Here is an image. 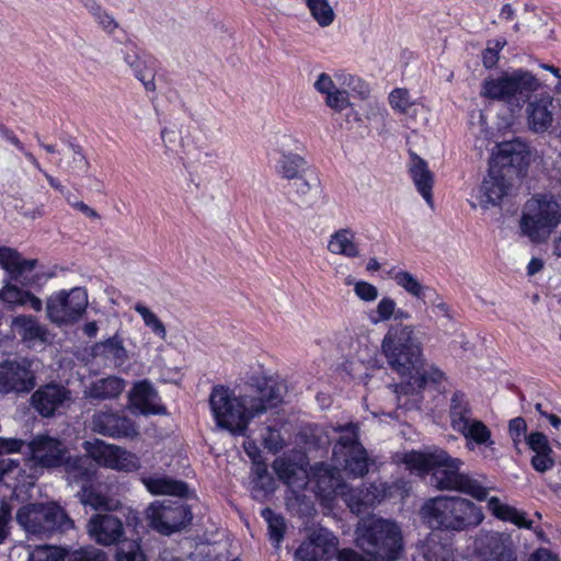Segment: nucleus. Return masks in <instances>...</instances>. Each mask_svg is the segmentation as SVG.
I'll use <instances>...</instances> for the list:
<instances>
[{
	"mask_svg": "<svg viewBox=\"0 0 561 561\" xmlns=\"http://www.w3.org/2000/svg\"><path fill=\"white\" fill-rule=\"evenodd\" d=\"M286 386L273 378L255 376L245 392L236 396L228 387L215 386L209 405L216 424L234 436H247L250 422L283 402Z\"/></svg>",
	"mask_w": 561,
	"mask_h": 561,
	"instance_id": "nucleus-1",
	"label": "nucleus"
},
{
	"mask_svg": "<svg viewBox=\"0 0 561 561\" xmlns=\"http://www.w3.org/2000/svg\"><path fill=\"white\" fill-rule=\"evenodd\" d=\"M381 348L389 366L401 376L410 377L408 382L394 385L399 408H419L421 392L426 386L438 385L445 379V374L435 366L424 369L421 342L414 337L412 325H391L383 336Z\"/></svg>",
	"mask_w": 561,
	"mask_h": 561,
	"instance_id": "nucleus-2",
	"label": "nucleus"
},
{
	"mask_svg": "<svg viewBox=\"0 0 561 561\" xmlns=\"http://www.w3.org/2000/svg\"><path fill=\"white\" fill-rule=\"evenodd\" d=\"M404 463L412 469L432 472V483L438 490L457 491L478 501H484L488 497V489L479 480L460 472L462 460L449 456L444 449L408 453L404 455Z\"/></svg>",
	"mask_w": 561,
	"mask_h": 561,
	"instance_id": "nucleus-3",
	"label": "nucleus"
},
{
	"mask_svg": "<svg viewBox=\"0 0 561 561\" xmlns=\"http://www.w3.org/2000/svg\"><path fill=\"white\" fill-rule=\"evenodd\" d=\"M422 520L434 530L461 533L479 526L484 514L472 501L460 496L439 495L424 502Z\"/></svg>",
	"mask_w": 561,
	"mask_h": 561,
	"instance_id": "nucleus-4",
	"label": "nucleus"
},
{
	"mask_svg": "<svg viewBox=\"0 0 561 561\" xmlns=\"http://www.w3.org/2000/svg\"><path fill=\"white\" fill-rule=\"evenodd\" d=\"M356 545L375 561H396L403 551L401 529L382 518L360 523L356 528Z\"/></svg>",
	"mask_w": 561,
	"mask_h": 561,
	"instance_id": "nucleus-5",
	"label": "nucleus"
},
{
	"mask_svg": "<svg viewBox=\"0 0 561 561\" xmlns=\"http://www.w3.org/2000/svg\"><path fill=\"white\" fill-rule=\"evenodd\" d=\"M561 222L559 204L547 196L538 195L528 199L520 218L522 233L531 242L546 241Z\"/></svg>",
	"mask_w": 561,
	"mask_h": 561,
	"instance_id": "nucleus-6",
	"label": "nucleus"
},
{
	"mask_svg": "<svg viewBox=\"0 0 561 561\" xmlns=\"http://www.w3.org/2000/svg\"><path fill=\"white\" fill-rule=\"evenodd\" d=\"M334 430L341 433V436L333 445V461L348 477L363 478L369 471L370 459L359 442L358 425L351 422Z\"/></svg>",
	"mask_w": 561,
	"mask_h": 561,
	"instance_id": "nucleus-7",
	"label": "nucleus"
},
{
	"mask_svg": "<svg viewBox=\"0 0 561 561\" xmlns=\"http://www.w3.org/2000/svg\"><path fill=\"white\" fill-rule=\"evenodd\" d=\"M18 524L28 534L47 536L73 526L66 512L57 504L31 503L16 513Z\"/></svg>",
	"mask_w": 561,
	"mask_h": 561,
	"instance_id": "nucleus-8",
	"label": "nucleus"
},
{
	"mask_svg": "<svg viewBox=\"0 0 561 561\" xmlns=\"http://www.w3.org/2000/svg\"><path fill=\"white\" fill-rule=\"evenodd\" d=\"M149 526L158 533L170 536L188 526L193 519L191 507L181 502L156 501L146 510Z\"/></svg>",
	"mask_w": 561,
	"mask_h": 561,
	"instance_id": "nucleus-9",
	"label": "nucleus"
},
{
	"mask_svg": "<svg viewBox=\"0 0 561 561\" xmlns=\"http://www.w3.org/2000/svg\"><path fill=\"white\" fill-rule=\"evenodd\" d=\"M88 307V294L81 287L60 290L46 301V314L50 322L62 325L78 321Z\"/></svg>",
	"mask_w": 561,
	"mask_h": 561,
	"instance_id": "nucleus-10",
	"label": "nucleus"
},
{
	"mask_svg": "<svg viewBox=\"0 0 561 561\" xmlns=\"http://www.w3.org/2000/svg\"><path fill=\"white\" fill-rule=\"evenodd\" d=\"M36 386L33 360L22 357L0 363V394H28Z\"/></svg>",
	"mask_w": 561,
	"mask_h": 561,
	"instance_id": "nucleus-11",
	"label": "nucleus"
},
{
	"mask_svg": "<svg viewBox=\"0 0 561 561\" xmlns=\"http://www.w3.org/2000/svg\"><path fill=\"white\" fill-rule=\"evenodd\" d=\"M38 261L36 259H23L22 255L13 248L0 247V266L3 268L9 280H14L23 287L41 288L43 280L51 275H43L41 273L31 274Z\"/></svg>",
	"mask_w": 561,
	"mask_h": 561,
	"instance_id": "nucleus-12",
	"label": "nucleus"
},
{
	"mask_svg": "<svg viewBox=\"0 0 561 561\" xmlns=\"http://www.w3.org/2000/svg\"><path fill=\"white\" fill-rule=\"evenodd\" d=\"M72 401L71 390L59 381H49L35 389L30 404L42 417H53Z\"/></svg>",
	"mask_w": 561,
	"mask_h": 561,
	"instance_id": "nucleus-13",
	"label": "nucleus"
},
{
	"mask_svg": "<svg viewBox=\"0 0 561 561\" xmlns=\"http://www.w3.org/2000/svg\"><path fill=\"white\" fill-rule=\"evenodd\" d=\"M473 554L479 561H516L511 535L500 531H483L474 540Z\"/></svg>",
	"mask_w": 561,
	"mask_h": 561,
	"instance_id": "nucleus-14",
	"label": "nucleus"
},
{
	"mask_svg": "<svg viewBox=\"0 0 561 561\" xmlns=\"http://www.w3.org/2000/svg\"><path fill=\"white\" fill-rule=\"evenodd\" d=\"M27 455L33 467L42 469H55L61 467L68 448L55 437L36 435L27 444Z\"/></svg>",
	"mask_w": 561,
	"mask_h": 561,
	"instance_id": "nucleus-15",
	"label": "nucleus"
},
{
	"mask_svg": "<svg viewBox=\"0 0 561 561\" xmlns=\"http://www.w3.org/2000/svg\"><path fill=\"white\" fill-rule=\"evenodd\" d=\"M91 430L111 438H134L138 436L135 422L113 411H96L91 419Z\"/></svg>",
	"mask_w": 561,
	"mask_h": 561,
	"instance_id": "nucleus-16",
	"label": "nucleus"
},
{
	"mask_svg": "<svg viewBox=\"0 0 561 561\" xmlns=\"http://www.w3.org/2000/svg\"><path fill=\"white\" fill-rule=\"evenodd\" d=\"M87 530L92 540L101 546L123 543L125 527L121 518L113 514H94L87 524Z\"/></svg>",
	"mask_w": 561,
	"mask_h": 561,
	"instance_id": "nucleus-17",
	"label": "nucleus"
},
{
	"mask_svg": "<svg viewBox=\"0 0 561 561\" xmlns=\"http://www.w3.org/2000/svg\"><path fill=\"white\" fill-rule=\"evenodd\" d=\"M490 164L506 173L508 178L512 173L517 175L528 165V152L523 142L505 141L497 145V151L493 154Z\"/></svg>",
	"mask_w": 561,
	"mask_h": 561,
	"instance_id": "nucleus-18",
	"label": "nucleus"
},
{
	"mask_svg": "<svg viewBox=\"0 0 561 561\" xmlns=\"http://www.w3.org/2000/svg\"><path fill=\"white\" fill-rule=\"evenodd\" d=\"M124 61L133 69L135 77L144 84L146 91H156V60L142 54L133 42H127L122 48Z\"/></svg>",
	"mask_w": 561,
	"mask_h": 561,
	"instance_id": "nucleus-19",
	"label": "nucleus"
},
{
	"mask_svg": "<svg viewBox=\"0 0 561 561\" xmlns=\"http://www.w3.org/2000/svg\"><path fill=\"white\" fill-rule=\"evenodd\" d=\"M506 173L490 164L488 176L481 184L482 199L481 205H499L511 188V182Z\"/></svg>",
	"mask_w": 561,
	"mask_h": 561,
	"instance_id": "nucleus-20",
	"label": "nucleus"
},
{
	"mask_svg": "<svg viewBox=\"0 0 561 561\" xmlns=\"http://www.w3.org/2000/svg\"><path fill=\"white\" fill-rule=\"evenodd\" d=\"M526 444L534 453L530 459L533 469L539 473L551 470L554 465L553 449L550 446L548 437L541 432H531L526 437Z\"/></svg>",
	"mask_w": 561,
	"mask_h": 561,
	"instance_id": "nucleus-21",
	"label": "nucleus"
},
{
	"mask_svg": "<svg viewBox=\"0 0 561 561\" xmlns=\"http://www.w3.org/2000/svg\"><path fill=\"white\" fill-rule=\"evenodd\" d=\"M130 400L144 415L165 414V408L159 403L158 392L148 380H141L134 386Z\"/></svg>",
	"mask_w": 561,
	"mask_h": 561,
	"instance_id": "nucleus-22",
	"label": "nucleus"
},
{
	"mask_svg": "<svg viewBox=\"0 0 561 561\" xmlns=\"http://www.w3.org/2000/svg\"><path fill=\"white\" fill-rule=\"evenodd\" d=\"M61 467L67 481L81 484V486L91 483L95 473L92 461L87 456H69L68 454Z\"/></svg>",
	"mask_w": 561,
	"mask_h": 561,
	"instance_id": "nucleus-23",
	"label": "nucleus"
},
{
	"mask_svg": "<svg viewBox=\"0 0 561 561\" xmlns=\"http://www.w3.org/2000/svg\"><path fill=\"white\" fill-rule=\"evenodd\" d=\"M508 81L512 83L510 88L511 102L525 103L539 88V82L536 77L524 70L514 71L508 76Z\"/></svg>",
	"mask_w": 561,
	"mask_h": 561,
	"instance_id": "nucleus-24",
	"label": "nucleus"
},
{
	"mask_svg": "<svg viewBox=\"0 0 561 561\" xmlns=\"http://www.w3.org/2000/svg\"><path fill=\"white\" fill-rule=\"evenodd\" d=\"M141 482L153 495H175L184 497L188 493V486L185 482L168 477H142Z\"/></svg>",
	"mask_w": 561,
	"mask_h": 561,
	"instance_id": "nucleus-25",
	"label": "nucleus"
},
{
	"mask_svg": "<svg viewBox=\"0 0 561 561\" xmlns=\"http://www.w3.org/2000/svg\"><path fill=\"white\" fill-rule=\"evenodd\" d=\"M486 506L491 514L500 520L510 522L519 528L530 529L533 527V522L526 518L525 512L502 503L496 496L490 497Z\"/></svg>",
	"mask_w": 561,
	"mask_h": 561,
	"instance_id": "nucleus-26",
	"label": "nucleus"
},
{
	"mask_svg": "<svg viewBox=\"0 0 561 561\" xmlns=\"http://www.w3.org/2000/svg\"><path fill=\"white\" fill-rule=\"evenodd\" d=\"M0 299L9 306H27L36 312L43 309V301L37 296L10 282L0 289Z\"/></svg>",
	"mask_w": 561,
	"mask_h": 561,
	"instance_id": "nucleus-27",
	"label": "nucleus"
},
{
	"mask_svg": "<svg viewBox=\"0 0 561 561\" xmlns=\"http://www.w3.org/2000/svg\"><path fill=\"white\" fill-rule=\"evenodd\" d=\"M410 175L416 186L417 192L422 195L425 202L433 206V174L427 168L425 160L420 157H414L413 164L410 168Z\"/></svg>",
	"mask_w": 561,
	"mask_h": 561,
	"instance_id": "nucleus-28",
	"label": "nucleus"
},
{
	"mask_svg": "<svg viewBox=\"0 0 561 561\" xmlns=\"http://www.w3.org/2000/svg\"><path fill=\"white\" fill-rule=\"evenodd\" d=\"M328 250L333 254L357 257L359 255V249L355 243V232L348 228L335 231L330 237Z\"/></svg>",
	"mask_w": 561,
	"mask_h": 561,
	"instance_id": "nucleus-29",
	"label": "nucleus"
},
{
	"mask_svg": "<svg viewBox=\"0 0 561 561\" xmlns=\"http://www.w3.org/2000/svg\"><path fill=\"white\" fill-rule=\"evenodd\" d=\"M124 387L125 381L122 378L110 376L93 382L87 391V397L96 400L114 399L122 393Z\"/></svg>",
	"mask_w": 561,
	"mask_h": 561,
	"instance_id": "nucleus-30",
	"label": "nucleus"
},
{
	"mask_svg": "<svg viewBox=\"0 0 561 561\" xmlns=\"http://www.w3.org/2000/svg\"><path fill=\"white\" fill-rule=\"evenodd\" d=\"M551 102L537 101L527 107V122L535 133H545L552 125L553 116L549 110Z\"/></svg>",
	"mask_w": 561,
	"mask_h": 561,
	"instance_id": "nucleus-31",
	"label": "nucleus"
},
{
	"mask_svg": "<svg viewBox=\"0 0 561 561\" xmlns=\"http://www.w3.org/2000/svg\"><path fill=\"white\" fill-rule=\"evenodd\" d=\"M273 469L278 479L293 490L304 489L307 484L306 473L295 463L286 459H276L273 463Z\"/></svg>",
	"mask_w": 561,
	"mask_h": 561,
	"instance_id": "nucleus-32",
	"label": "nucleus"
},
{
	"mask_svg": "<svg viewBox=\"0 0 561 561\" xmlns=\"http://www.w3.org/2000/svg\"><path fill=\"white\" fill-rule=\"evenodd\" d=\"M308 163L304 157L293 152L280 151V158L276 164V173L286 180L298 178L307 173Z\"/></svg>",
	"mask_w": 561,
	"mask_h": 561,
	"instance_id": "nucleus-33",
	"label": "nucleus"
},
{
	"mask_svg": "<svg viewBox=\"0 0 561 561\" xmlns=\"http://www.w3.org/2000/svg\"><path fill=\"white\" fill-rule=\"evenodd\" d=\"M450 423L451 427L457 432L465 428V425L472 421V411L467 397L461 391H456L450 399Z\"/></svg>",
	"mask_w": 561,
	"mask_h": 561,
	"instance_id": "nucleus-34",
	"label": "nucleus"
},
{
	"mask_svg": "<svg viewBox=\"0 0 561 561\" xmlns=\"http://www.w3.org/2000/svg\"><path fill=\"white\" fill-rule=\"evenodd\" d=\"M87 457L94 460L99 466L110 468L114 463L115 445L107 444L101 439L85 440L82 444Z\"/></svg>",
	"mask_w": 561,
	"mask_h": 561,
	"instance_id": "nucleus-35",
	"label": "nucleus"
},
{
	"mask_svg": "<svg viewBox=\"0 0 561 561\" xmlns=\"http://www.w3.org/2000/svg\"><path fill=\"white\" fill-rule=\"evenodd\" d=\"M94 352L110 360L114 366H122L127 359V351L118 334L98 343L94 346Z\"/></svg>",
	"mask_w": 561,
	"mask_h": 561,
	"instance_id": "nucleus-36",
	"label": "nucleus"
},
{
	"mask_svg": "<svg viewBox=\"0 0 561 561\" xmlns=\"http://www.w3.org/2000/svg\"><path fill=\"white\" fill-rule=\"evenodd\" d=\"M468 440L467 446L469 449H473L474 445H485L491 447L494 442L491 438V431L488 426L479 420H472L465 425V428L457 431Z\"/></svg>",
	"mask_w": 561,
	"mask_h": 561,
	"instance_id": "nucleus-37",
	"label": "nucleus"
},
{
	"mask_svg": "<svg viewBox=\"0 0 561 561\" xmlns=\"http://www.w3.org/2000/svg\"><path fill=\"white\" fill-rule=\"evenodd\" d=\"M398 286L402 287L409 295L425 302L428 294L436 295V290L422 285L417 278L408 271L396 272L392 276Z\"/></svg>",
	"mask_w": 561,
	"mask_h": 561,
	"instance_id": "nucleus-38",
	"label": "nucleus"
},
{
	"mask_svg": "<svg viewBox=\"0 0 561 561\" xmlns=\"http://www.w3.org/2000/svg\"><path fill=\"white\" fill-rule=\"evenodd\" d=\"M306 541L312 542L317 551L323 553L329 560L337 546V539L333 533L323 527L312 528Z\"/></svg>",
	"mask_w": 561,
	"mask_h": 561,
	"instance_id": "nucleus-39",
	"label": "nucleus"
},
{
	"mask_svg": "<svg viewBox=\"0 0 561 561\" xmlns=\"http://www.w3.org/2000/svg\"><path fill=\"white\" fill-rule=\"evenodd\" d=\"M512 83L508 81V76H503L496 79L489 78L482 83L481 95L491 100H503L511 102L510 88Z\"/></svg>",
	"mask_w": 561,
	"mask_h": 561,
	"instance_id": "nucleus-40",
	"label": "nucleus"
},
{
	"mask_svg": "<svg viewBox=\"0 0 561 561\" xmlns=\"http://www.w3.org/2000/svg\"><path fill=\"white\" fill-rule=\"evenodd\" d=\"M261 516L267 523L270 540L279 546L284 539L286 524L282 515L276 514L272 508L265 507L261 511Z\"/></svg>",
	"mask_w": 561,
	"mask_h": 561,
	"instance_id": "nucleus-41",
	"label": "nucleus"
},
{
	"mask_svg": "<svg viewBox=\"0 0 561 561\" xmlns=\"http://www.w3.org/2000/svg\"><path fill=\"white\" fill-rule=\"evenodd\" d=\"M12 325L19 331L23 340L42 339L45 330L38 324L32 316H18L13 319Z\"/></svg>",
	"mask_w": 561,
	"mask_h": 561,
	"instance_id": "nucleus-42",
	"label": "nucleus"
},
{
	"mask_svg": "<svg viewBox=\"0 0 561 561\" xmlns=\"http://www.w3.org/2000/svg\"><path fill=\"white\" fill-rule=\"evenodd\" d=\"M368 496L364 488H351L343 493L344 502L356 515L364 514L371 507Z\"/></svg>",
	"mask_w": 561,
	"mask_h": 561,
	"instance_id": "nucleus-43",
	"label": "nucleus"
},
{
	"mask_svg": "<svg viewBox=\"0 0 561 561\" xmlns=\"http://www.w3.org/2000/svg\"><path fill=\"white\" fill-rule=\"evenodd\" d=\"M70 550L56 546H37L30 552L28 561H64L69 560Z\"/></svg>",
	"mask_w": 561,
	"mask_h": 561,
	"instance_id": "nucleus-44",
	"label": "nucleus"
},
{
	"mask_svg": "<svg viewBox=\"0 0 561 561\" xmlns=\"http://www.w3.org/2000/svg\"><path fill=\"white\" fill-rule=\"evenodd\" d=\"M134 310L141 317L145 325L149 328L161 340H165L167 330L162 321L147 306L137 302Z\"/></svg>",
	"mask_w": 561,
	"mask_h": 561,
	"instance_id": "nucleus-45",
	"label": "nucleus"
},
{
	"mask_svg": "<svg viewBox=\"0 0 561 561\" xmlns=\"http://www.w3.org/2000/svg\"><path fill=\"white\" fill-rule=\"evenodd\" d=\"M307 5L313 19L322 27L329 26L334 21V11L328 0H307Z\"/></svg>",
	"mask_w": 561,
	"mask_h": 561,
	"instance_id": "nucleus-46",
	"label": "nucleus"
},
{
	"mask_svg": "<svg viewBox=\"0 0 561 561\" xmlns=\"http://www.w3.org/2000/svg\"><path fill=\"white\" fill-rule=\"evenodd\" d=\"M77 496L84 506H91L94 510H106L108 507L107 497L98 492L91 483L81 486Z\"/></svg>",
	"mask_w": 561,
	"mask_h": 561,
	"instance_id": "nucleus-47",
	"label": "nucleus"
},
{
	"mask_svg": "<svg viewBox=\"0 0 561 561\" xmlns=\"http://www.w3.org/2000/svg\"><path fill=\"white\" fill-rule=\"evenodd\" d=\"M114 463L111 469L131 472L140 468L139 458L131 451L125 450L121 447H116Z\"/></svg>",
	"mask_w": 561,
	"mask_h": 561,
	"instance_id": "nucleus-48",
	"label": "nucleus"
},
{
	"mask_svg": "<svg viewBox=\"0 0 561 561\" xmlns=\"http://www.w3.org/2000/svg\"><path fill=\"white\" fill-rule=\"evenodd\" d=\"M72 151L71 160L67 162L66 171L70 174H87L90 169V162L85 158L82 148L73 142L69 144Z\"/></svg>",
	"mask_w": 561,
	"mask_h": 561,
	"instance_id": "nucleus-49",
	"label": "nucleus"
},
{
	"mask_svg": "<svg viewBox=\"0 0 561 561\" xmlns=\"http://www.w3.org/2000/svg\"><path fill=\"white\" fill-rule=\"evenodd\" d=\"M116 561H146L137 540H126L117 549Z\"/></svg>",
	"mask_w": 561,
	"mask_h": 561,
	"instance_id": "nucleus-50",
	"label": "nucleus"
},
{
	"mask_svg": "<svg viewBox=\"0 0 561 561\" xmlns=\"http://www.w3.org/2000/svg\"><path fill=\"white\" fill-rule=\"evenodd\" d=\"M508 434L513 440V445L517 453H520L519 445L523 440L526 442L527 434V423L522 416H517L512 419L508 422Z\"/></svg>",
	"mask_w": 561,
	"mask_h": 561,
	"instance_id": "nucleus-51",
	"label": "nucleus"
},
{
	"mask_svg": "<svg viewBox=\"0 0 561 561\" xmlns=\"http://www.w3.org/2000/svg\"><path fill=\"white\" fill-rule=\"evenodd\" d=\"M68 561H106V554L93 546H85L70 551Z\"/></svg>",
	"mask_w": 561,
	"mask_h": 561,
	"instance_id": "nucleus-52",
	"label": "nucleus"
},
{
	"mask_svg": "<svg viewBox=\"0 0 561 561\" xmlns=\"http://www.w3.org/2000/svg\"><path fill=\"white\" fill-rule=\"evenodd\" d=\"M389 104L394 111L403 114L413 105V101H411L409 90L396 88L389 94Z\"/></svg>",
	"mask_w": 561,
	"mask_h": 561,
	"instance_id": "nucleus-53",
	"label": "nucleus"
},
{
	"mask_svg": "<svg viewBox=\"0 0 561 561\" xmlns=\"http://www.w3.org/2000/svg\"><path fill=\"white\" fill-rule=\"evenodd\" d=\"M340 485L339 479L333 474V469L324 468L318 471L317 488L319 492L330 495Z\"/></svg>",
	"mask_w": 561,
	"mask_h": 561,
	"instance_id": "nucleus-54",
	"label": "nucleus"
},
{
	"mask_svg": "<svg viewBox=\"0 0 561 561\" xmlns=\"http://www.w3.org/2000/svg\"><path fill=\"white\" fill-rule=\"evenodd\" d=\"M312 542L304 541L295 551L294 561H329V559L317 551Z\"/></svg>",
	"mask_w": 561,
	"mask_h": 561,
	"instance_id": "nucleus-55",
	"label": "nucleus"
},
{
	"mask_svg": "<svg viewBox=\"0 0 561 561\" xmlns=\"http://www.w3.org/2000/svg\"><path fill=\"white\" fill-rule=\"evenodd\" d=\"M0 136L7 139L10 144H12L18 150H20L37 170H41V164L38 160L34 157L32 152L25 149L24 145L20 141V139L14 135L12 130L1 125Z\"/></svg>",
	"mask_w": 561,
	"mask_h": 561,
	"instance_id": "nucleus-56",
	"label": "nucleus"
},
{
	"mask_svg": "<svg viewBox=\"0 0 561 561\" xmlns=\"http://www.w3.org/2000/svg\"><path fill=\"white\" fill-rule=\"evenodd\" d=\"M161 140L165 148V153H178L182 146V137L176 129L164 127L161 133Z\"/></svg>",
	"mask_w": 561,
	"mask_h": 561,
	"instance_id": "nucleus-57",
	"label": "nucleus"
},
{
	"mask_svg": "<svg viewBox=\"0 0 561 561\" xmlns=\"http://www.w3.org/2000/svg\"><path fill=\"white\" fill-rule=\"evenodd\" d=\"M325 103L332 110L341 112L350 105L348 92L335 88L325 95Z\"/></svg>",
	"mask_w": 561,
	"mask_h": 561,
	"instance_id": "nucleus-58",
	"label": "nucleus"
},
{
	"mask_svg": "<svg viewBox=\"0 0 561 561\" xmlns=\"http://www.w3.org/2000/svg\"><path fill=\"white\" fill-rule=\"evenodd\" d=\"M397 304L390 297H383L377 305V318H371L373 323L388 321L392 318L396 311Z\"/></svg>",
	"mask_w": 561,
	"mask_h": 561,
	"instance_id": "nucleus-59",
	"label": "nucleus"
},
{
	"mask_svg": "<svg viewBox=\"0 0 561 561\" xmlns=\"http://www.w3.org/2000/svg\"><path fill=\"white\" fill-rule=\"evenodd\" d=\"M354 291L360 300L366 302H371L378 297L377 287L365 280L356 282L354 285Z\"/></svg>",
	"mask_w": 561,
	"mask_h": 561,
	"instance_id": "nucleus-60",
	"label": "nucleus"
},
{
	"mask_svg": "<svg viewBox=\"0 0 561 561\" xmlns=\"http://www.w3.org/2000/svg\"><path fill=\"white\" fill-rule=\"evenodd\" d=\"M92 16L96 23L108 34H112L118 27V23L115 21V19L102 7H99L98 11L92 13Z\"/></svg>",
	"mask_w": 561,
	"mask_h": 561,
	"instance_id": "nucleus-61",
	"label": "nucleus"
},
{
	"mask_svg": "<svg viewBox=\"0 0 561 561\" xmlns=\"http://www.w3.org/2000/svg\"><path fill=\"white\" fill-rule=\"evenodd\" d=\"M364 489L367 492V495H369L368 499L371 503V506H374L376 503H380L387 496L388 492L387 484L381 481H375Z\"/></svg>",
	"mask_w": 561,
	"mask_h": 561,
	"instance_id": "nucleus-62",
	"label": "nucleus"
},
{
	"mask_svg": "<svg viewBox=\"0 0 561 561\" xmlns=\"http://www.w3.org/2000/svg\"><path fill=\"white\" fill-rule=\"evenodd\" d=\"M12 507L7 501L0 504V545L5 540L9 535L8 524L11 520Z\"/></svg>",
	"mask_w": 561,
	"mask_h": 561,
	"instance_id": "nucleus-63",
	"label": "nucleus"
},
{
	"mask_svg": "<svg viewBox=\"0 0 561 561\" xmlns=\"http://www.w3.org/2000/svg\"><path fill=\"white\" fill-rule=\"evenodd\" d=\"M307 173L299 175L298 178H294L293 187L295 193L299 197L306 196L312 188V186L316 185L318 182L317 176L312 178L311 180L307 179Z\"/></svg>",
	"mask_w": 561,
	"mask_h": 561,
	"instance_id": "nucleus-64",
	"label": "nucleus"
}]
</instances>
